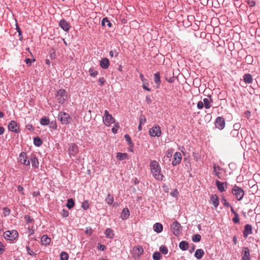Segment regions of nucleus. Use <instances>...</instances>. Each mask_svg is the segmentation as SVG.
<instances>
[{
    "mask_svg": "<svg viewBox=\"0 0 260 260\" xmlns=\"http://www.w3.org/2000/svg\"><path fill=\"white\" fill-rule=\"evenodd\" d=\"M151 173L153 177L157 180L161 181L164 176L161 173V169L159 163L156 160H151L150 162Z\"/></svg>",
    "mask_w": 260,
    "mask_h": 260,
    "instance_id": "f257e3e1",
    "label": "nucleus"
},
{
    "mask_svg": "<svg viewBox=\"0 0 260 260\" xmlns=\"http://www.w3.org/2000/svg\"><path fill=\"white\" fill-rule=\"evenodd\" d=\"M55 98L59 104H64L65 101L67 100L68 98L67 91L64 89H59L57 90L55 93Z\"/></svg>",
    "mask_w": 260,
    "mask_h": 260,
    "instance_id": "f03ea898",
    "label": "nucleus"
},
{
    "mask_svg": "<svg viewBox=\"0 0 260 260\" xmlns=\"http://www.w3.org/2000/svg\"><path fill=\"white\" fill-rule=\"evenodd\" d=\"M58 119L62 124H69L72 119L70 115L64 112H60L58 115Z\"/></svg>",
    "mask_w": 260,
    "mask_h": 260,
    "instance_id": "7ed1b4c3",
    "label": "nucleus"
},
{
    "mask_svg": "<svg viewBox=\"0 0 260 260\" xmlns=\"http://www.w3.org/2000/svg\"><path fill=\"white\" fill-rule=\"evenodd\" d=\"M232 192L238 201H241L244 195L243 189L236 185L233 188Z\"/></svg>",
    "mask_w": 260,
    "mask_h": 260,
    "instance_id": "20e7f679",
    "label": "nucleus"
},
{
    "mask_svg": "<svg viewBox=\"0 0 260 260\" xmlns=\"http://www.w3.org/2000/svg\"><path fill=\"white\" fill-rule=\"evenodd\" d=\"M18 236V233L16 230L7 231L4 233V237L7 240L13 241Z\"/></svg>",
    "mask_w": 260,
    "mask_h": 260,
    "instance_id": "39448f33",
    "label": "nucleus"
},
{
    "mask_svg": "<svg viewBox=\"0 0 260 260\" xmlns=\"http://www.w3.org/2000/svg\"><path fill=\"white\" fill-rule=\"evenodd\" d=\"M104 123L107 126H110L112 123H114L115 119L111 114H109L108 111L106 110L104 111V116L103 117Z\"/></svg>",
    "mask_w": 260,
    "mask_h": 260,
    "instance_id": "423d86ee",
    "label": "nucleus"
},
{
    "mask_svg": "<svg viewBox=\"0 0 260 260\" xmlns=\"http://www.w3.org/2000/svg\"><path fill=\"white\" fill-rule=\"evenodd\" d=\"M171 229L173 234L176 236H180L182 233L181 225L177 221H175L172 223Z\"/></svg>",
    "mask_w": 260,
    "mask_h": 260,
    "instance_id": "0eeeda50",
    "label": "nucleus"
},
{
    "mask_svg": "<svg viewBox=\"0 0 260 260\" xmlns=\"http://www.w3.org/2000/svg\"><path fill=\"white\" fill-rule=\"evenodd\" d=\"M149 135L152 137H159L161 134L160 127L158 125H155L149 129Z\"/></svg>",
    "mask_w": 260,
    "mask_h": 260,
    "instance_id": "6e6552de",
    "label": "nucleus"
},
{
    "mask_svg": "<svg viewBox=\"0 0 260 260\" xmlns=\"http://www.w3.org/2000/svg\"><path fill=\"white\" fill-rule=\"evenodd\" d=\"M225 124L224 119L222 117H217L214 122L215 127L220 130L224 128Z\"/></svg>",
    "mask_w": 260,
    "mask_h": 260,
    "instance_id": "1a4fd4ad",
    "label": "nucleus"
},
{
    "mask_svg": "<svg viewBox=\"0 0 260 260\" xmlns=\"http://www.w3.org/2000/svg\"><path fill=\"white\" fill-rule=\"evenodd\" d=\"M8 129L16 133H18L19 132V126L14 120H12L8 124Z\"/></svg>",
    "mask_w": 260,
    "mask_h": 260,
    "instance_id": "9d476101",
    "label": "nucleus"
},
{
    "mask_svg": "<svg viewBox=\"0 0 260 260\" xmlns=\"http://www.w3.org/2000/svg\"><path fill=\"white\" fill-rule=\"evenodd\" d=\"M19 161L21 164L26 166H29L30 165V161L27 159L26 154L24 152H21L19 154Z\"/></svg>",
    "mask_w": 260,
    "mask_h": 260,
    "instance_id": "9b49d317",
    "label": "nucleus"
},
{
    "mask_svg": "<svg viewBox=\"0 0 260 260\" xmlns=\"http://www.w3.org/2000/svg\"><path fill=\"white\" fill-rule=\"evenodd\" d=\"M69 153L70 156H75L78 152V147L77 145L72 143L70 145L69 148Z\"/></svg>",
    "mask_w": 260,
    "mask_h": 260,
    "instance_id": "f8f14e48",
    "label": "nucleus"
},
{
    "mask_svg": "<svg viewBox=\"0 0 260 260\" xmlns=\"http://www.w3.org/2000/svg\"><path fill=\"white\" fill-rule=\"evenodd\" d=\"M182 159L181 154L179 152H177L175 153L173 156V159L172 161V165L173 166H176L179 164Z\"/></svg>",
    "mask_w": 260,
    "mask_h": 260,
    "instance_id": "ddd939ff",
    "label": "nucleus"
},
{
    "mask_svg": "<svg viewBox=\"0 0 260 260\" xmlns=\"http://www.w3.org/2000/svg\"><path fill=\"white\" fill-rule=\"evenodd\" d=\"M252 234V227L249 224H247L244 226L243 231V236L246 238L248 235Z\"/></svg>",
    "mask_w": 260,
    "mask_h": 260,
    "instance_id": "4468645a",
    "label": "nucleus"
},
{
    "mask_svg": "<svg viewBox=\"0 0 260 260\" xmlns=\"http://www.w3.org/2000/svg\"><path fill=\"white\" fill-rule=\"evenodd\" d=\"M242 260H250V251L248 247H244L242 250Z\"/></svg>",
    "mask_w": 260,
    "mask_h": 260,
    "instance_id": "2eb2a0df",
    "label": "nucleus"
},
{
    "mask_svg": "<svg viewBox=\"0 0 260 260\" xmlns=\"http://www.w3.org/2000/svg\"><path fill=\"white\" fill-rule=\"evenodd\" d=\"M59 26L64 31H68L70 28V24L64 19H61L59 23Z\"/></svg>",
    "mask_w": 260,
    "mask_h": 260,
    "instance_id": "dca6fc26",
    "label": "nucleus"
},
{
    "mask_svg": "<svg viewBox=\"0 0 260 260\" xmlns=\"http://www.w3.org/2000/svg\"><path fill=\"white\" fill-rule=\"evenodd\" d=\"M228 183L226 182H222L219 181V180H216L215 181V185L218 189V190L222 192L225 190L224 185H226Z\"/></svg>",
    "mask_w": 260,
    "mask_h": 260,
    "instance_id": "f3484780",
    "label": "nucleus"
},
{
    "mask_svg": "<svg viewBox=\"0 0 260 260\" xmlns=\"http://www.w3.org/2000/svg\"><path fill=\"white\" fill-rule=\"evenodd\" d=\"M210 199V202L214 205V207H217L219 205V199L218 196L216 194H211Z\"/></svg>",
    "mask_w": 260,
    "mask_h": 260,
    "instance_id": "a211bd4d",
    "label": "nucleus"
},
{
    "mask_svg": "<svg viewBox=\"0 0 260 260\" xmlns=\"http://www.w3.org/2000/svg\"><path fill=\"white\" fill-rule=\"evenodd\" d=\"M100 65L104 69H107L110 66L109 60L107 58H102L100 63Z\"/></svg>",
    "mask_w": 260,
    "mask_h": 260,
    "instance_id": "6ab92c4d",
    "label": "nucleus"
},
{
    "mask_svg": "<svg viewBox=\"0 0 260 260\" xmlns=\"http://www.w3.org/2000/svg\"><path fill=\"white\" fill-rule=\"evenodd\" d=\"M212 102V100L211 96H209V98H205L203 99V103L205 108L209 109L211 107V103Z\"/></svg>",
    "mask_w": 260,
    "mask_h": 260,
    "instance_id": "aec40b11",
    "label": "nucleus"
},
{
    "mask_svg": "<svg viewBox=\"0 0 260 260\" xmlns=\"http://www.w3.org/2000/svg\"><path fill=\"white\" fill-rule=\"evenodd\" d=\"M51 242V239L46 235H44L41 238V242L43 245H48Z\"/></svg>",
    "mask_w": 260,
    "mask_h": 260,
    "instance_id": "412c9836",
    "label": "nucleus"
},
{
    "mask_svg": "<svg viewBox=\"0 0 260 260\" xmlns=\"http://www.w3.org/2000/svg\"><path fill=\"white\" fill-rule=\"evenodd\" d=\"M105 234L107 238L113 239L114 237V232L110 228H108L106 230Z\"/></svg>",
    "mask_w": 260,
    "mask_h": 260,
    "instance_id": "4be33fe9",
    "label": "nucleus"
},
{
    "mask_svg": "<svg viewBox=\"0 0 260 260\" xmlns=\"http://www.w3.org/2000/svg\"><path fill=\"white\" fill-rule=\"evenodd\" d=\"M204 255V251L201 249H197L194 253V256L198 259H201Z\"/></svg>",
    "mask_w": 260,
    "mask_h": 260,
    "instance_id": "5701e85b",
    "label": "nucleus"
},
{
    "mask_svg": "<svg viewBox=\"0 0 260 260\" xmlns=\"http://www.w3.org/2000/svg\"><path fill=\"white\" fill-rule=\"evenodd\" d=\"M162 225L160 223H156L153 225L154 231L157 233H160L162 231Z\"/></svg>",
    "mask_w": 260,
    "mask_h": 260,
    "instance_id": "b1692460",
    "label": "nucleus"
},
{
    "mask_svg": "<svg viewBox=\"0 0 260 260\" xmlns=\"http://www.w3.org/2000/svg\"><path fill=\"white\" fill-rule=\"evenodd\" d=\"M243 80L247 84H250L252 82V76L250 74H246L243 76Z\"/></svg>",
    "mask_w": 260,
    "mask_h": 260,
    "instance_id": "393cba45",
    "label": "nucleus"
},
{
    "mask_svg": "<svg viewBox=\"0 0 260 260\" xmlns=\"http://www.w3.org/2000/svg\"><path fill=\"white\" fill-rule=\"evenodd\" d=\"M188 243L185 241H181L179 245V248L184 251L186 250L188 248Z\"/></svg>",
    "mask_w": 260,
    "mask_h": 260,
    "instance_id": "a878e982",
    "label": "nucleus"
},
{
    "mask_svg": "<svg viewBox=\"0 0 260 260\" xmlns=\"http://www.w3.org/2000/svg\"><path fill=\"white\" fill-rule=\"evenodd\" d=\"M129 216V211L127 208H125L123 209L121 217L122 219H125Z\"/></svg>",
    "mask_w": 260,
    "mask_h": 260,
    "instance_id": "bb28decb",
    "label": "nucleus"
},
{
    "mask_svg": "<svg viewBox=\"0 0 260 260\" xmlns=\"http://www.w3.org/2000/svg\"><path fill=\"white\" fill-rule=\"evenodd\" d=\"M30 160L31 162V165L33 167H35V168H37L39 167V163L38 158L35 155L31 156L30 158Z\"/></svg>",
    "mask_w": 260,
    "mask_h": 260,
    "instance_id": "cd10ccee",
    "label": "nucleus"
},
{
    "mask_svg": "<svg viewBox=\"0 0 260 260\" xmlns=\"http://www.w3.org/2000/svg\"><path fill=\"white\" fill-rule=\"evenodd\" d=\"M154 82L157 85V87H158L160 84V74L159 72H157L155 74H154Z\"/></svg>",
    "mask_w": 260,
    "mask_h": 260,
    "instance_id": "c85d7f7f",
    "label": "nucleus"
},
{
    "mask_svg": "<svg viewBox=\"0 0 260 260\" xmlns=\"http://www.w3.org/2000/svg\"><path fill=\"white\" fill-rule=\"evenodd\" d=\"M40 124L42 125H47L50 123V120L48 117L44 116L40 119Z\"/></svg>",
    "mask_w": 260,
    "mask_h": 260,
    "instance_id": "c756f323",
    "label": "nucleus"
},
{
    "mask_svg": "<svg viewBox=\"0 0 260 260\" xmlns=\"http://www.w3.org/2000/svg\"><path fill=\"white\" fill-rule=\"evenodd\" d=\"M213 168L214 172L215 175L218 178L220 179L221 178L219 176L220 172L218 171V170H220V168L215 164H213Z\"/></svg>",
    "mask_w": 260,
    "mask_h": 260,
    "instance_id": "7c9ffc66",
    "label": "nucleus"
},
{
    "mask_svg": "<svg viewBox=\"0 0 260 260\" xmlns=\"http://www.w3.org/2000/svg\"><path fill=\"white\" fill-rule=\"evenodd\" d=\"M106 23H107V26H108L109 27H111L112 25L110 21L107 17L104 18L102 19L101 24L103 26H106Z\"/></svg>",
    "mask_w": 260,
    "mask_h": 260,
    "instance_id": "2f4dec72",
    "label": "nucleus"
},
{
    "mask_svg": "<svg viewBox=\"0 0 260 260\" xmlns=\"http://www.w3.org/2000/svg\"><path fill=\"white\" fill-rule=\"evenodd\" d=\"M34 143L35 146L39 147L42 144L43 142L39 137H36L34 139Z\"/></svg>",
    "mask_w": 260,
    "mask_h": 260,
    "instance_id": "473e14b6",
    "label": "nucleus"
},
{
    "mask_svg": "<svg viewBox=\"0 0 260 260\" xmlns=\"http://www.w3.org/2000/svg\"><path fill=\"white\" fill-rule=\"evenodd\" d=\"M114 201V198L112 195L108 193L107 198L105 199V202L109 205H111L113 203Z\"/></svg>",
    "mask_w": 260,
    "mask_h": 260,
    "instance_id": "72a5a7b5",
    "label": "nucleus"
},
{
    "mask_svg": "<svg viewBox=\"0 0 260 260\" xmlns=\"http://www.w3.org/2000/svg\"><path fill=\"white\" fill-rule=\"evenodd\" d=\"M75 203L73 199L71 198L68 200L66 206L70 209L73 208L74 206Z\"/></svg>",
    "mask_w": 260,
    "mask_h": 260,
    "instance_id": "f704fd0d",
    "label": "nucleus"
},
{
    "mask_svg": "<svg viewBox=\"0 0 260 260\" xmlns=\"http://www.w3.org/2000/svg\"><path fill=\"white\" fill-rule=\"evenodd\" d=\"M127 157V154L125 153L118 152L117 153L116 157L119 160H122L125 159Z\"/></svg>",
    "mask_w": 260,
    "mask_h": 260,
    "instance_id": "c9c22d12",
    "label": "nucleus"
},
{
    "mask_svg": "<svg viewBox=\"0 0 260 260\" xmlns=\"http://www.w3.org/2000/svg\"><path fill=\"white\" fill-rule=\"evenodd\" d=\"M60 257L61 260H68L69 255L67 252L62 251L60 254Z\"/></svg>",
    "mask_w": 260,
    "mask_h": 260,
    "instance_id": "e433bc0d",
    "label": "nucleus"
},
{
    "mask_svg": "<svg viewBox=\"0 0 260 260\" xmlns=\"http://www.w3.org/2000/svg\"><path fill=\"white\" fill-rule=\"evenodd\" d=\"M201 239V236L199 234L193 235L192 236V240L194 242H198L200 241Z\"/></svg>",
    "mask_w": 260,
    "mask_h": 260,
    "instance_id": "4c0bfd02",
    "label": "nucleus"
},
{
    "mask_svg": "<svg viewBox=\"0 0 260 260\" xmlns=\"http://www.w3.org/2000/svg\"><path fill=\"white\" fill-rule=\"evenodd\" d=\"M124 138L126 140V141L127 142V143L131 145L132 147H133V144L132 142V140H131V138L130 137V136L128 135H124Z\"/></svg>",
    "mask_w": 260,
    "mask_h": 260,
    "instance_id": "58836bf2",
    "label": "nucleus"
},
{
    "mask_svg": "<svg viewBox=\"0 0 260 260\" xmlns=\"http://www.w3.org/2000/svg\"><path fill=\"white\" fill-rule=\"evenodd\" d=\"M161 257V254L159 252H155L153 254V258L154 260H159Z\"/></svg>",
    "mask_w": 260,
    "mask_h": 260,
    "instance_id": "ea45409f",
    "label": "nucleus"
},
{
    "mask_svg": "<svg viewBox=\"0 0 260 260\" xmlns=\"http://www.w3.org/2000/svg\"><path fill=\"white\" fill-rule=\"evenodd\" d=\"M82 208L86 210H87L89 208V203L88 201H85L82 203Z\"/></svg>",
    "mask_w": 260,
    "mask_h": 260,
    "instance_id": "a19ab883",
    "label": "nucleus"
},
{
    "mask_svg": "<svg viewBox=\"0 0 260 260\" xmlns=\"http://www.w3.org/2000/svg\"><path fill=\"white\" fill-rule=\"evenodd\" d=\"M118 54L119 52L116 50H111L109 52V55L111 57H113L114 56L115 57H117L118 56Z\"/></svg>",
    "mask_w": 260,
    "mask_h": 260,
    "instance_id": "79ce46f5",
    "label": "nucleus"
},
{
    "mask_svg": "<svg viewBox=\"0 0 260 260\" xmlns=\"http://www.w3.org/2000/svg\"><path fill=\"white\" fill-rule=\"evenodd\" d=\"M160 251L164 254H167L168 252V248L163 245L161 246L159 248Z\"/></svg>",
    "mask_w": 260,
    "mask_h": 260,
    "instance_id": "37998d69",
    "label": "nucleus"
},
{
    "mask_svg": "<svg viewBox=\"0 0 260 260\" xmlns=\"http://www.w3.org/2000/svg\"><path fill=\"white\" fill-rule=\"evenodd\" d=\"M119 127V125L118 123H116L114 124V126L112 128V132L114 134H116L118 131V129Z\"/></svg>",
    "mask_w": 260,
    "mask_h": 260,
    "instance_id": "c03bdc74",
    "label": "nucleus"
},
{
    "mask_svg": "<svg viewBox=\"0 0 260 260\" xmlns=\"http://www.w3.org/2000/svg\"><path fill=\"white\" fill-rule=\"evenodd\" d=\"M89 73L91 76L95 77L98 75V72L94 71L93 69H90Z\"/></svg>",
    "mask_w": 260,
    "mask_h": 260,
    "instance_id": "a18cd8bd",
    "label": "nucleus"
},
{
    "mask_svg": "<svg viewBox=\"0 0 260 260\" xmlns=\"http://www.w3.org/2000/svg\"><path fill=\"white\" fill-rule=\"evenodd\" d=\"M239 220H240V219L239 217L238 214L237 213V214H236L235 215H234V217L233 218V221L235 223H239Z\"/></svg>",
    "mask_w": 260,
    "mask_h": 260,
    "instance_id": "49530a36",
    "label": "nucleus"
},
{
    "mask_svg": "<svg viewBox=\"0 0 260 260\" xmlns=\"http://www.w3.org/2000/svg\"><path fill=\"white\" fill-rule=\"evenodd\" d=\"M24 219H25L27 224L28 223H31L34 221V219L31 218L28 215H25L24 217Z\"/></svg>",
    "mask_w": 260,
    "mask_h": 260,
    "instance_id": "de8ad7c7",
    "label": "nucleus"
},
{
    "mask_svg": "<svg viewBox=\"0 0 260 260\" xmlns=\"http://www.w3.org/2000/svg\"><path fill=\"white\" fill-rule=\"evenodd\" d=\"M26 251L27 252V254L30 255H31V256H33L35 255L34 254V251H32V249H31L30 248V247H29V246H27L26 247Z\"/></svg>",
    "mask_w": 260,
    "mask_h": 260,
    "instance_id": "09e8293b",
    "label": "nucleus"
},
{
    "mask_svg": "<svg viewBox=\"0 0 260 260\" xmlns=\"http://www.w3.org/2000/svg\"><path fill=\"white\" fill-rule=\"evenodd\" d=\"M241 124L239 123H235L233 125L234 129L233 130L239 131L240 128Z\"/></svg>",
    "mask_w": 260,
    "mask_h": 260,
    "instance_id": "8fccbe9b",
    "label": "nucleus"
},
{
    "mask_svg": "<svg viewBox=\"0 0 260 260\" xmlns=\"http://www.w3.org/2000/svg\"><path fill=\"white\" fill-rule=\"evenodd\" d=\"M137 254L139 255L142 254L143 252V248H142V247L140 246H138L137 247Z\"/></svg>",
    "mask_w": 260,
    "mask_h": 260,
    "instance_id": "3c124183",
    "label": "nucleus"
},
{
    "mask_svg": "<svg viewBox=\"0 0 260 260\" xmlns=\"http://www.w3.org/2000/svg\"><path fill=\"white\" fill-rule=\"evenodd\" d=\"M221 202L222 203L223 205L225 207H230V203L226 201V200H225V199L224 197L222 198V199L221 200Z\"/></svg>",
    "mask_w": 260,
    "mask_h": 260,
    "instance_id": "603ef678",
    "label": "nucleus"
},
{
    "mask_svg": "<svg viewBox=\"0 0 260 260\" xmlns=\"http://www.w3.org/2000/svg\"><path fill=\"white\" fill-rule=\"evenodd\" d=\"M231 135H232V137H237L239 135V131H234V130H232L231 132Z\"/></svg>",
    "mask_w": 260,
    "mask_h": 260,
    "instance_id": "864d4df0",
    "label": "nucleus"
},
{
    "mask_svg": "<svg viewBox=\"0 0 260 260\" xmlns=\"http://www.w3.org/2000/svg\"><path fill=\"white\" fill-rule=\"evenodd\" d=\"M35 61V59H31L30 58H26L25 60V62H26V63L28 66H31V64L32 63V61Z\"/></svg>",
    "mask_w": 260,
    "mask_h": 260,
    "instance_id": "5fc2aeb1",
    "label": "nucleus"
},
{
    "mask_svg": "<svg viewBox=\"0 0 260 260\" xmlns=\"http://www.w3.org/2000/svg\"><path fill=\"white\" fill-rule=\"evenodd\" d=\"M204 103L202 101H199L197 104V107L199 109H202L204 107Z\"/></svg>",
    "mask_w": 260,
    "mask_h": 260,
    "instance_id": "6e6d98bb",
    "label": "nucleus"
},
{
    "mask_svg": "<svg viewBox=\"0 0 260 260\" xmlns=\"http://www.w3.org/2000/svg\"><path fill=\"white\" fill-rule=\"evenodd\" d=\"M247 3L250 7H253L255 5V2L254 0H248Z\"/></svg>",
    "mask_w": 260,
    "mask_h": 260,
    "instance_id": "4d7b16f0",
    "label": "nucleus"
},
{
    "mask_svg": "<svg viewBox=\"0 0 260 260\" xmlns=\"http://www.w3.org/2000/svg\"><path fill=\"white\" fill-rule=\"evenodd\" d=\"M140 123L142 124V123H144L146 121V118L144 115H141L139 119Z\"/></svg>",
    "mask_w": 260,
    "mask_h": 260,
    "instance_id": "13d9d810",
    "label": "nucleus"
},
{
    "mask_svg": "<svg viewBox=\"0 0 260 260\" xmlns=\"http://www.w3.org/2000/svg\"><path fill=\"white\" fill-rule=\"evenodd\" d=\"M16 29L19 34V36L20 37V39L21 40V38H22V32L18 24H16Z\"/></svg>",
    "mask_w": 260,
    "mask_h": 260,
    "instance_id": "bf43d9fd",
    "label": "nucleus"
},
{
    "mask_svg": "<svg viewBox=\"0 0 260 260\" xmlns=\"http://www.w3.org/2000/svg\"><path fill=\"white\" fill-rule=\"evenodd\" d=\"M69 212L67 210L65 209L62 210V215L63 217H66L69 216Z\"/></svg>",
    "mask_w": 260,
    "mask_h": 260,
    "instance_id": "052dcab7",
    "label": "nucleus"
},
{
    "mask_svg": "<svg viewBox=\"0 0 260 260\" xmlns=\"http://www.w3.org/2000/svg\"><path fill=\"white\" fill-rule=\"evenodd\" d=\"M4 250H5L4 245L1 242H0V254H2V253H3Z\"/></svg>",
    "mask_w": 260,
    "mask_h": 260,
    "instance_id": "680f3d73",
    "label": "nucleus"
},
{
    "mask_svg": "<svg viewBox=\"0 0 260 260\" xmlns=\"http://www.w3.org/2000/svg\"><path fill=\"white\" fill-rule=\"evenodd\" d=\"M18 190L22 194H24V192H23V187L21 186V185H18Z\"/></svg>",
    "mask_w": 260,
    "mask_h": 260,
    "instance_id": "e2e57ef3",
    "label": "nucleus"
},
{
    "mask_svg": "<svg viewBox=\"0 0 260 260\" xmlns=\"http://www.w3.org/2000/svg\"><path fill=\"white\" fill-rule=\"evenodd\" d=\"M172 153H173L172 150V149H169L167 151V157H171L172 156Z\"/></svg>",
    "mask_w": 260,
    "mask_h": 260,
    "instance_id": "0e129e2a",
    "label": "nucleus"
},
{
    "mask_svg": "<svg viewBox=\"0 0 260 260\" xmlns=\"http://www.w3.org/2000/svg\"><path fill=\"white\" fill-rule=\"evenodd\" d=\"M99 82L100 83L101 85H103V84L105 82L104 78L103 77L100 78L99 79Z\"/></svg>",
    "mask_w": 260,
    "mask_h": 260,
    "instance_id": "69168bd1",
    "label": "nucleus"
},
{
    "mask_svg": "<svg viewBox=\"0 0 260 260\" xmlns=\"http://www.w3.org/2000/svg\"><path fill=\"white\" fill-rule=\"evenodd\" d=\"M99 249L104 251L106 249V246L104 245H100L98 247Z\"/></svg>",
    "mask_w": 260,
    "mask_h": 260,
    "instance_id": "338daca9",
    "label": "nucleus"
},
{
    "mask_svg": "<svg viewBox=\"0 0 260 260\" xmlns=\"http://www.w3.org/2000/svg\"><path fill=\"white\" fill-rule=\"evenodd\" d=\"M146 101L147 103V104H150L151 102V99L150 96H149V95L146 96Z\"/></svg>",
    "mask_w": 260,
    "mask_h": 260,
    "instance_id": "774afa93",
    "label": "nucleus"
}]
</instances>
